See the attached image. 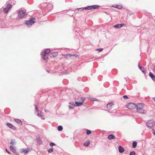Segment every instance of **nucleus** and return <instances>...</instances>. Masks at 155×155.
I'll use <instances>...</instances> for the list:
<instances>
[{
  "mask_svg": "<svg viewBox=\"0 0 155 155\" xmlns=\"http://www.w3.org/2000/svg\"><path fill=\"white\" fill-rule=\"evenodd\" d=\"M18 17L19 18H22L25 16L27 14L26 12L21 9L18 12Z\"/></svg>",
  "mask_w": 155,
  "mask_h": 155,
  "instance_id": "39448f33",
  "label": "nucleus"
},
{
  "mask_svg": "<svg viewBox=\"0 0 155 155\" xmlns=\"http://www.w3.org/2000/svg\"><path fill=\"white\" fill-rule=\"evenodd\" d=\"M6 125L8 127L11 129L14 130H15L16 129V127L10 123H7L6 124Z\"/></svg>",
  "mask_w": 155,
  "mask_h": 155,
  "instance_id": "f8f14e48",
  "label": "nucleus"
},
{
  "mask_svg": "<svg viewBox=\"0 0 155 155\" xmlns=\"http://www.w3.org/2000/svg\"><path fill=\"white\" fill-rule=\"evenodd\" d=\"M12 3H13V4H15V1H13Z\"/></svg>",
  "mask_w": 155,
  "mask_h": 155,
  "instance_id": "c03bdc74",
  "label": "nucleus"
},
{
  "mask_svg": "<svg viewBox=\"0 0 155 155\" xmlns=\"http://www.w3.org/2000/svg\"><path fill=\"white\" fill-rule=\"evenodd\" d=\"M63 56L64 57L66 58L67 59H68L70 58L71 57L73 56V55L71 54H65L63 55Z\"/></svg>",
  "mask_w": 155,
  "mask_h": 155,
  "instance_id": "a211bd4d",
  "label": "nucleus"
},
{
  "mask_svg": "<svg viewBox=\"0 0 155 155\" xmlns=\"http://www.w3.org/2000/svg\"><path fill=\"white\" fill-rule=\"evenodd\" d=\"M44 111L46 112H48V110H47L46 109H45L44 110Z\"/></svg>",
  "mask_w": 155,
  "mask_h": 155,
  "instance_id": "79ce46f5",
  "label": "nucleus"
},
{
  "mask_svg": "<svg viewBox=\"0 0 155 155\" xmlns=\"http://www.w3.org/2000/svg\"><path fill=\"white\" fill-rule=\"evenodd\" d=\"M5 150L6 151V152H7L8 154H10V152L8 150H7V149H5Z\"/></svg>",
  "mask_w": 155,
  "mask_h": 155,
  "instance_id": "58836bf2",
  "label": "nucleus"
},
{
  "mask_svg": "<svg viewBox=\"0 0 155 155\" xmlns=\"http://www.w3.org/2000/svg\"><path fill=\"white\" fill-rule=\"evenodd\" d=\"M55 145V144L54 143H52V142H51V143H50V146H51V147H52L54 145Z\"/></svg>",
  "mask_w": 155,
  "mask_h": 155,
  "instance_id": "c9c22d12",
  "label": "nucleus"
},
{
  "mask_svg": "<svg viewBox=\"0 0 155 155\" xmlns=\"http://www.w3.org/2000/svg\"><path fill=\"white\" fill-rule=\"evenodd\" d=\"M113 105V104L112 103H108L107 105V108L108 109H110V108H111V105Z\"/></svg>",
  "mask_w": 155,
  "mask_h": 155,
  "instance_id": "393cba45",
  "label": "nucleus"
},
{
  "mask_svg": "<svg viewBox=\"0 0 155 155\" xmlns=\"http://www.w3.org/2000/svg\"><path fill=\"white\" fill-rule=\"evenodd\" d=\"M43 5L44 7L46 6V8L48 11L51 10L53 8L52 5L49 3H44Z\"/></svg>",
  "mask_w": 155,
  "mask_h": 155,
  "instance_id": "1a4fd4ad",
  "label": "nucleus"
},
{
  "mask_svg": "<svg viewBox=\"0 0 155 155\" xmlns=\"http://www.w3.org/2000/svg\"><path fill=\"white\" fill-rule=\"evenodd\" d=\"M153 99L154 101H155V97L153 98Z\"/></svg>",
  "mask_w": 155,
  "mask_h": 155,
  "instance_id": "49530a36",
  "label": "nucleus"
},
{
  "mask_svg": "<svg viewBox=\"0 0 155 155\" xmlns=\"http://www.w3.org/2000/svg\"><path fill=\"white\" fill-rule=\"evenodd\" d=\"M85 98L84 97L78 98L77 99V100H79V101H75V103L76 106H79L82 105L83 102L85 100Z\"/></svg>",
  "mask_w": 155,
  "mask_h": 155,
  "instance_id": "20e7f679",
  "label": "nucleus"
},
{
  "mask_svg": "<svg viewBox=\"0 0 155 155\" xmlns=\"http://www.w3.org/2000/svg\"><path fill=\"white\" fill-rule=\"evenodd\" d=\"M104 13H105L106 14H107V15H109V14H108L107 12H104Z\"/></svg>",
  "mask_w": 155,
  "mask_h": 155,
  "instance_id": "a19ab883",
  "label": "nucleus"
},
{
  "mask_svg": "<svg viewBox=\"0 0 155 155\" xmlns=\"http://www.w3.org/2000/svg\"><path fill=\"white\" fill-rule=\"evenodd\" d=\"M126 107L129 109H132L136 108L137 105L133 103H130L127 105Z\"/></svg>",
  "mask_w": 155,
  "mask_h": 155,
  "instance_id": "9d476101",
  "label": "nucleus"
},
{
  "mask_svg": "<svg viewBox=\"0 0 155 155\" xmlns=\"http://www.w3.org/2000/svg\"><path fill=\"white\" fill-rule=\"evenodd\" d=\"M137 145V143L136 141H134L132 143V147L134 148H135Z\"/></svg>",
  "mask_w": 155,
  "mask_h": 155,
  "instance_id": "bb28decb",
  "label": "nucleus"
},
{
  "mask_svg": "<svg viewBox=\"0 0 155 155\" xmlns=\"http://www.w3.org/2000/svg\"><path fill=\"white\" fill-rule=\"evenodd\" d=\"M12 5L11 4H9L7 5L6 7L3 9L4 12L5 14H7L8 12V11L12 8Z\"/></svg>",
  "mask_w": 155,
  "mask_h": 155,
  "instance_id": "6e6552de",
  "label": "nucleus"
},
{
  "mask_svg": "<svg viewBox=\"0 0 155 155\" xmlns=\"http://www.w3.org/2000/svg\"><path fill=\"white\" fill-rule=\"evenodd\" d=\"M153 70L155 71V66L153 67Z\"/></svg>",
  "mask_w": 155,
  "mask_h": 155,
  "instance_id": "de8ad7c7",
  "label": "nucleus"
},
{
  "mask_svg": "<svg viewBox=\"0 0 155 155\" xmlns=\"http://www.w3.org/2000/svg\"><path fill=\"white\" fill-rule=\"evenodd\" d=\"M153 134L155 135V131H154L153 132Z\"/></svg>",
  "mask_w": 155,
  "mask_h": 155,
  "instance_id": "37998d69",
  "label": "nucleus"
},
{
  "mask_svg": "<svg viewBox=\"0 0 155 155\" xmlns=\"http://www.w3.org/2000/svg\"><path fill=\"white\" fill-rule=\"evenodd\" d=\"M37 143L40 144H41L42 141L39 137H37L36 139Z\"/></svg>",
  "mask_w": 155,
  "mask_h": 155,
  "instance_id": "a878e982",
  "label": "nucleus"
},
{
  "mask_svg": "<svg viewBox=\"0 0 155 155\" xmlns=\"http://www.w3.org/2000/svg\"><path fill=\"white\" fill-rule=\"evenodd\" d=\"M123 97L125 99H127L128 98V97L127 95H124L123 96Z\"/></svg>",
  "mask_w": 155,
  "mask_h": 155,
  "instance_id": "4c0bfd02",
  "label": "nucleus"
},
{
  "mask_svg": "<svg viewBox=\"0 0 155 155\" xmlns=\"http://www.w3.org/2000/svg\"><path fill=\"white\" fill-rule=\"evenodd\" d=\"M69 108L70 109H72L75 106V105L74 103L73 102H70L69 103Z\"/></svg>",
  "mask_w": 155,
  "mask_h": 155,
  "instance_id": "ddd939ff",
  "label": "nucleus"
},
{
  "mask_svg": "<svg viewBox=\"0 0 155 155\" xmlns=\"http://www.w3.org/2000/svg\"><path fill=\"white\" fill-rule=\"evenodd\" d=\"M11 142L10 143V144L12 145H13L14 144L15 141L14 140L11 139Z\"/></svg>",
  "mask_w": 155,
  "mask_h": 155,
  "instance_id": "2f4dec72",
  "label": "nucleus"
},
{
  "mask_svg": "<svg viewBox=\"0 0 155 155\" xmlns=\"http://www.w3.org/2000/svg\"><path fill=\"white\" fill-rule=\"evenodd\" d=\"M90 141L89 140H87L86 142L84 143V145L86 147L88 146L90 144Z\"/></svg>",
  "mask_w": 155,
  "mask_h": 155,
  "instance_id": "4be33fe9",
  "label": "nucleus"
},
{
  "mask_svg": "<svg viewBox=\"0 0 155 155\" xmlns=\"http://www.w3.org/2000/svg\"><path fill=\"white\" fill-rule=\"evenodd\" d=\"M115 8H117L118 9H121L122 8V6L121 5H117L116 7H115Z\"/></svg>",
  "mask_w": 155,
  "mask_h": 155,
  "instance_id": "473e14b6",
  "label": "nucleus"
},
{
  "mask_svg": "<svg viewBox=\"0 0 155 155\" xmlns=\"http://www.w3.org/2000/svg\"><path fill=\"white\" fill-rule=\"evenodd\" d=\"M63 130V127L61 126H59L58 127V130L59 131H61Z\"/></svg>",
  "mask_w": 155,
  "mask_h": 155,
  "instance_id": "cd10ccee",
  "label": "nucleus"
},
{
  "mask_svg": "<svg viewBox=\"0 0 155 155\" xmlns=\"http://www.w3.org/2000/svg\"><path fill=\"white\" fill-rule=\"evenodd\" d=\"M140 62H139V63H138V67L139 68V66H140Z\"/></svg>",
  "mask_w": 155,
  "mask_h": 155,
  "instance_id": "a18cd8bd",
  "label": "nucleus"
},
{
  "mask_svg": "<svg viewBox=\"0 0 155 155\" xmlns=\"http://www.w3.org/2000/svg\"><path fill=\"white\" fill-rule=\"evenodd\" d=\"M149 75L153 81H155V76L152 73L150 72Z\"/></svg>",
  "mask_w": 155,
  "mask_h": 155,
  "instance_id": "aec40b11",
  "label": "nucleus"
},
{
  "mask_svg": "<svg viewBox=\"0 0 155 155\" xmlns=\"http://www.w3.org/2000/svg\"><path fill=\"white\" fill-rule=\"evenodd\" d=\"M137 111L138 112L142 114H145L146 111L143 108L144 107L143 104L140 103L137 105Z\"/></svg>",
  "mask_w": 155,
  "mask_h": 155,
  "instance_id": "f03ea898",
  "label": "nucleus"
},
{
  "mask_svg": "<svg viewBox=\"0 0 155 155\" xmlns=\"http://www.w3.org/2000/svg\"><path fill=\"white\" fill-rule=\"evenodd\" d=\"M99 7V6L98 5H95L91 6H87L85 7L77 8L76 9V10H79L80 9H82V10L86 9L88 10L92 9H98Z\"/></svg>",
  "mask_w": 155,
  "mask_h": 155,
  "instance_id": "7ed1b4c3",
  "label": "nucleus"
},
{
  "mask_svg": "<svg viewBox=\"0 0 155 155\" xmlns=\"http://www.w3.org/2000/svg\"><path fill=\"white\" fill-rule=\"evenodd\" d=\"M50 50L49 49L44 50L43 52L41 53L42 58L44 60H47L48 57V54L50 52Z\"/></svg>",
  "mask_w": 155,
  "mask_h": 155,
  "instance_id": "f257e3e1",
  "label": "nucleus"
},
{
  "mask_svg": "<svg viewBox=\"0 0 155 155\" xmlns=\"http://www.w3.org/2000/svg\"><path fill=\"white\" fill-rule=\"evenodd\" d=\"M58 55V52H54L51 53L49 55L51 57H55Z\"/></svg>",
  "mask_w": 155,
  "mask_h": 155,
  "instance_id": "dca6fc26",
  "label": "nucleus"
},
{
  "mask_svg": "<svg viewBox=\"0 0 155 155\" xmlns=\"http://www.w3.org/2000/svg\"><path fill=\"white\" fill-rule=\"evenodd\" d=\"M91 100L93 101H97V99L96 98H91Z\"/></svg>",
  "mask_w": 155,
  "mask_h": 155,
  "instance_id": "e433bc0d",
  "label": "nucleus"
},
{
  "mask_svg": "<svg viewBox=\"0 0 155 155\" xmlns=\"http://www.w3.org/2000/svg\"><path fill=\"white\" fill-rule=\"evenodd\" d=\"M155 125V121L152 120H150L147 123V126L150 128H151Z\"/></svg>",
  "mask_w": 155,
  "mask_h": 155,
  "instance_id": "423d86ee",
  "label": "nucleus"
},
{
  "mask_svg": "<svg viewBox=\"0 0 155 155\" xmlns=\"http://www.w3.org/2000/svg\"><path fill=\"white\" fill-rule=\"evenodd\" d=\"M35 18H31L29 20L26 21V24L28 27H30L35 22Z\"/></svg>",
  "mask_w": 155,
  "mask_h": 155,
  "instance_id": "0eeeda50",
  "label": "nucleus"
},
{
  "mask_svg": "<svg viewBox=\"0 0 155 155\" xmlns=\"http://www.w3.org/2000/svg\"><path fill=\"white\" fill-rule=\"evenodd\" d=\"M118 150L119 152L120 153H123L124 150V148L120 146L118 147Z\"/></svg>",
  "mask_w": 155,
  "mask_h": 155,
  "instance_id": "412c9836",
  "label": "nucleus"
},
{
  "mask_svg": "<svg viewBox=\"0 0 155 155\" xmlns=\"http://www.w3.org/2000/svg\"><path fill=\"white\" fill-rule=\"evenodd\" d=\"M139 68L141 71L144 74L146 73V72L145 71V69L143 67H142L140 66H139Z\"/></svg>",
  "mask_w": 155,
  "mask_h": 155,
  "instance_id": "b1692460",
  "label": "nucleus"
},
{
  "mask_svg": "<svg viewBox=\"0 0 155 155\" xmlns=\"http://www.w3.org/2000/svg\"><path fill=\"white\" fill-rule=\"evenodd\" d=\"M91 131L90 130H87V132H86V134L87 135H89L91 133Z\"/></svg>",
  "mask_w": 155,
  "mask_h": 155,
  "instance_id": "7c9ffc66",
  "label": "nucleus"
},
{
  "mask_svg": "<svg viewBox=\"0 0 155 155\" xmlns=\"http://www.w3.org/2000/svg\"><path fill=\"white\" fill-rule=\"evenodd\" d=\"M115 138V136L113 134L109 135L107 137L108 139L110 140L112 139H114Z\"/></svg>",
  "mask_w": 155,
  "mask_h": 155,
  "instance_id": "f3484780",
  "label": "nucleus"
},
{
  "mask_svg": "<svg viewBox=\"0 0 155 155\" xmlns=\"http://www.w3.org/2000/svg\"><path fill=\"white\" fill-rule=\"evenodd\" d=\"M53 147H51L50 149H49L48 150V152L49 153H50L53 151Z\"/></svg>",
  "mask_w": 155,
  "mask_h": 155,
  "instance_id": "c85d7f7f",
  "label": "nucleus"
},
{
  "mask_svg": "<svg viewBox=\"0 0 155 155\" xmlns=\"http://www.w3.org/2000/svg\"><path fill=\"white\" fill-rule=\"evenodd\" d=\"M124 24H117L114 25V28H121Z\"/></svg>",
  "mask_w": 155,
  "mask_h": 155,
  "instance_id": "2eb2a0df",
  "label": "nucleus"
},
{
  "mask_svg": "<svg viewBox=\"0 0 155 155\" xmlns=\"http://www.w3.org/2000/svg\"><path fill=\"white\" fill-rule=\"evenodd\" d=\"M14 121L17 123L21 125H22V124L21 120L19 119H15L14 120Z\"/></svg>",
  "mask_w": 155,
  "mask_h": 155,
  "instance_id": "6ab92c4d",
  "label": "nucleus"
},
{
  "mask_svg": "<svg viewBox=\"0 0 155 155\" xmlns=\"http://www.w3.org/2000/svg\"><path fill=\"white\" fill-rule=\"evenodd\" d=\"M103 50V48H98L96 49V51H98L99 52H101Z\"/></svg>",
  "mask_w": 155,
  "mask_h": 155,
  "instance_id": "72a5a7b5",
  "label": "nucleus"
},
{
  "mask_svg": "<svg viewBox=\"0 0 155 155\" xmlns=\"http://www.w3.org/2000/svg\"><path fill=\"white\" fill-rule=\"evenodd\" d=\"M10 149L14 153L17 154L18 153V152L16 151V150L15 148L14 147H12V146H10Z\"/></svg>",
  "mask_w": 155,
  "mask_h": 155,
  "instance_id": "4468645a",
  "label": "nucleus"
},
{
  "mask_svg": "<svg viewBox=\"0 0 155 155\" xmlns=\"http://www.w3.org/2000/svg\"><path fill=\"white\" fill-rule=\"evenodd\" d=\"M37 112V115L38 117H40L42 120L45 119V118L43 116L42 113L41 111H39Z\"/></svg>",
  "mask_w": 155,
  "mask_h": 155,
  "instance_id": "9b49d317",
  "label": "nucleus"
},
{
  "mask_svg": "<svg viewBox=\"0 0 155 155\" xmlns=\"http://www.w3.org/2000/svg\"><path fill=\"white\" fill-rule=\"evenodd\" d=\"M29 152V149H22L21 150V153H27Z\"/></svg>",
  "mask_w": 155,
  "mask_h": 155,
  "instance_id": "5701e85b",
  "label": "nucleus"
},
{
  "mask_svg": "<svg viewBox=\"0 0 155 155\" xmlns=\"http://www.w3.org/2000/svg\"><path fill=\"white\" fill-rule=\"evenodd\" d=\"M72 55H73V56H74L75 57H77L78 56V55L75 54H73Z\"/></svg>",
  "mask_w": 155,
  "mask_h": 155,
  "instance_id": "ea45409f",
  "label": "nucleus"
},
{
  "mask_svg": "<svg viewBox=\"0 0 155 155\" xmlns=\"http://www.w3.org/2000/svg\"><path fill=\"white\" fill-rule=\"evenodd\" d=\"M35 109L36 111L37 112H38V111H39L38 110V107L37 106V105H35Z\"/></svg>",
  "mask_w": 155,
  "mask_h": 155,
  "instance_id": "f704fd0d",
  "label": "nucleus"
},
{
  "mask_svg": "<svg viewBox=\"0 0 155 155\" xmlns=\"http://www.w3.org/2000/svg\"><path fill=\"white\" fill-rule=\"evenodd\" d=\"M47 71V72H48L49 73L50 72V71Z\"/></svg>",
  "mask_w": 155,
  "mask_h": 155,
  "instance_id": "09e8293b",
  "label": "nucleus"
},
{
  "mask_svg": "<svg viewBox=\"0 0 155 155\" xmlns=\"http://www.w3.org/2000/svg\"><path fill=\"white\" fill-rule=\"evenodd\" d=\"M129 155H136L135 152L134 151L131 152Z\"/></svg>",
  "mask_w": 155,
  "mask_h": 155,
  "instance_id": "c756f323",
  "label": "nucleus"
}]
</instances>
